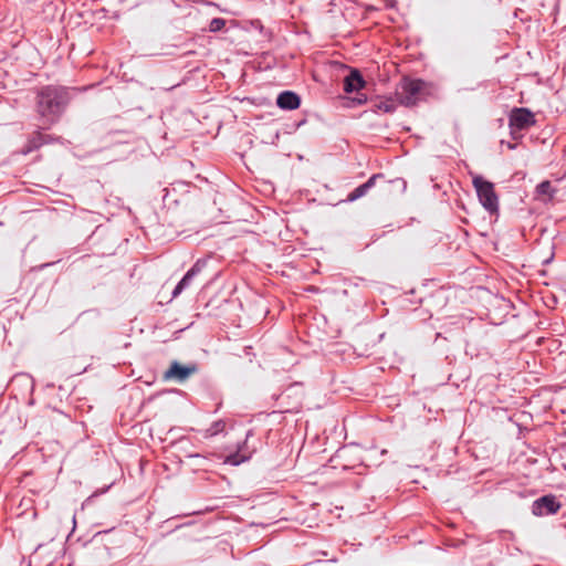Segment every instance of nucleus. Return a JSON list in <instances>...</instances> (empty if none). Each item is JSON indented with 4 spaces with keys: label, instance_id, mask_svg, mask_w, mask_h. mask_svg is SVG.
<instances>
[{
    "label": "nucleus",
    "instance_id": "16",
    "mask_svg": "<svg viewBox=\"0 0 566 566\" xmlns=\"http://www.w3.org/2000/svg\"><path fill=\"white\" fill-rule=\"evenodd\" d=\"M226 427V423L222 420L214 421L208 429H207V436L213 437L218 434L219 432L223 431Z\"/></svg>",
    "mask_w": 566,
    "mask_h": 566
},
{
    "label": "nucleus",
    "instance_id": "10",
    "mask_svg": "<svg viewBox=\"0 0 566 566\" xmlns=\"http://www.w3.org/2000/svg\"><path fill=\"white\" fill-rule=\"evenodd\" d=\"M276 105L281 109L294 111L301 105V97L293 91H284L277 95Z\"/></svg>",
    "mask_w": 566,
    "mask_h": 566
},
{
    "label": "nucleus",
    "instance_id": "9",
    "mask_svg": "<svg viewBox=\"0 0 566 566\" xmlns=\"http://www.w3.org/2000/svg\"><path fill=\"white\" fill-rule=\"evenodd\" d=\"M366 81L357 69H352L343 81V88L346 93L358 92L365 87Z\"/></svg>",
    "mask_w": 566,
    "mask_h": 566
},
{
    "label": "nucleus",
    "instance_id": "12",
    "mask_svg": "<svg viewBox=\"0 0 566 566\" xmlns=\"http://www.w3.org/2000/svg\"><path fill=\"white\" fill-rule=\"evenodd\" d=\"M535 192L538 197H543L544 201H551L555 197L557 189L552 186L549 180H544L536 186Z\"/></svg>",
    "mask_w": 566,
    "mask_h": 566
},
{
    "label": "nucleus",
    "instance_id": "20",
    "mask_svg": "<svg viewBox=\"0 0 566 566\" xmlns=\"http://www.w3.org/2000/svg\"><path fill=\"white\" fill-rule=\"evenodd\" d=\"M251 436H252V431H251V430H249V431L247 432V440H248V439H249V437H251Z\"/></svg>",
    "mask_w": 566,
    "mask_h": 566
},
{
    "label": "nucleus",
    "instance_id": "4",
    "mask_svg": "<svg viewBox=\"0 0 566 566\" xmlns=\"http://www.w3.org/2000/svg\"><path fill=\"white\" fill-rule=\"evenodd\" d=\"M472 184L475 188L479 201L490 213L499 210V197L494 190V185L482 176L473 177Z\"/></svg>",
    "mask_w": 566,
    "mask_h": 566
},
{
    "label": "nucleus",
    "instance_id": "7",
    "mask_svg": "<svg viewBox=\"0 0 566 566\" xmlns=\"http://www.w3.org/2000/svg\"><path fill=\"white\" fill-rule=\"evenodd\" d=\"M198 371V365L190 363L188 365H181L179 361H171L169 368L165 371V379H174L178 382L187 380L191 375Z\"/></svg>",
    "mask_w": 566,
    "mask_h": 566
},
{
    "label": "nucleus",
    "instance_id": "17",
    "mask_svg": "<svg viewBox=\"0 0 566 566\" xmlns=\"http://www.w3.org/2000/svg\"><path fill=\"white\" fill-rule=\"evenodd\" d=\"M99 316H101V312L97 308H92V310L82 312L78 315L77 321H83L86 317H93V318L97 319V318H99Z\"/></svg>",
    "mask_w": 566,
    "mask_h": 566
},
{
    "label": "nucleus",
    "instance_id": "5",
    "mask_svg": "<svg viewBox=\"0 0 566 566\" xmlns=\"http://www.w3.org/2000/svg\"><path fill=\"white\" fill-rule=\"evenodd\" d=\"M562 507V503L554 494H546L536 499L532 504V513L535 516H548L556 514Z\"/></svg>",
    "mask_w": 566,
    "mask_h": 566
},
{
    "label": "nucleus",
    "instance_id": "14",
    "mask_svg": "<svg viewBox=\"0 0 566 566\" xmlns=\"http://www.w3.org/2000/svg\"><path fill=\"white\" fill-rule=\"evenodd\" d=\"M376 107L384 113H394L396 111V103L394 99L387 98L377 103Z\"/></svg>",
    "mask_w": 566,
    "mask_h": 566
},
{
    "label": "nucleus",
    "instance_id": "8",
    "mask_svg": "<svg viewBox=\"0 0 566 566\" xmlns=\"http://www.w3.org/2000/svg\"><path fill=\"white\" fill-rule=\"evenodd\" d=\"M55 140H57L56 137H53L52 135L43 134L40 130H36L28 137V140H27L24 147L22 148L21 153L23 155H28L34 150H38L43 145L51 144Z\"/></svg>",
    "mask_w": 566,
    "mask_h": 566
},
{
    "label": "nucleus",
    "instance_id": "11",
    "mask_svg": "<svg viewBox=\"0 0 566 566\" xmlns=\"http://www.w3.org/2000/svg\"><path fill=\"white\" fill-rule=\"evenodd\" d=\"M384 178H385V175L381 172L374 174L366 182L359 185L352 192H349L346 201L353 202V201H356L357 199L364 197L373 187H375L376 181L378 179H384Z\"/></svg>",
    "mask_w": 566,
    "mask_h": 566
},
{
    "label": "nucleus",
    "instance_id": "19",
    "mask_svg": "<svg viewBox=\"0 0 566 566\" xmlns=\"http://www.w3.org/2000/svg\"><path fill=\"white\" fill-rule=\"evenodd\" d=\"M396 181H399V182H401V185H402V188H403V189L406 188V186H407V182H406V181H405L403 179H396Z\"/></svg>",
    "mask_w": 566,
    "mask_h": 566
},
{
    "label": "nucleus",
    "instance_id": "1",
    "mask_svg": "<svg viewBox=\"0 0 566 566\" xmlns=\"http://www.w3.org/2000/svg\"><path fill=\"white\" fill-rule=\"evenodd\" d=\"M71 101L69 88L60 85H45L38 90L35 108L48 127L55 124Z\"/></svg>",
    "mask_w": 566,
    "mask_h": 566
},
{
    "label": "nucleus",
    "instance_id": "23",
    "mask_svg": "<svg viewBox=\"0 0 566 566\" xmlns=\"http://www.w3.org/2000/svg\"><path fill=\"white\" fill-rule=\"evenodd\" d=\"M549 262H551V259H547V260H545L543 263H544V264H547V263H549Z\"/></svg>",
    "mask_w": 566,
    "mask_h": 566
},
{
    "label": "nucleus",
    "instance_id": "6",
    "mask_svg": "<svg viewBox=\"0 0 566 566\" xmlns=\"http://www.w3.org/2000/svg\"><path fill=\"white\" fill-rule=\"evenodd\" d=\"M210 256L198 259L195 264L186 272L182 279L178 282L172 291V298L179 296L186 289H188L192 280L202 272V270L207 266Z\"/></svg>",
    "mask_w": 566,
    "mask_h": 566
},
{
    "label": "nucleus",
    "instance_id": "2",
    "mask_svg": "<svg viewBox=\"0 0 566 566\" xmlns=\"http://www.w3.org/2000/svg\"><path fill=\"white\" fill-rule=\"evenodd\" d=\"M427 83L420 78L402 77L396 90V97L401 105L413 106L423 96Z\"/></svg>",
    "mask_w": 566,
    "mask_h": 566
},
{
    "label": "nucleus",
    "instance_id": "18",
    "mask_svg": "<svg viewBox=\"0 0 566 566\" xmlns=\"http://www.w3.org/2000/svg\"><path fill=\"white\" fill-rule=\"evenodd\" d=\"M356 103L361 105V104H365L367 102V97L366 95L364 94H360L358 97L355 98Z\"/></svg>",
    "mask_w": 566,
    "mask_h": 566
},
{
    "label": "nucleus",
    "instance_id": "21",
    "mask_svg": "<svg viewBox=\"0 0 566 566\" xmlns=\"http://www.w3.org/2000/svg\"><path fill=\"white\" fill-rule=\"evenodd\" d=\"M107 532H108V531L97 532V533L95 534V536H94V537H96V536L101 535L102 533H107Z\"/></svg>",
    "mask_w": 566,
    "mask_h": 566
},
{
    "label": "nucleus",
    "instance_id": "22",
    "mask_svg": "<svg viewBox=\"0 0 566 566\" xmlns=\"http://www.w3.org/2000/svg\"><path fill=\"white\" fill-rule=\"evenodd\" d=\"M509 148L514 149L515 145L509 144Z\"/></svg>",
    "mask_w": 566,
    "mask_h": 566
},
{
    "label": "nucleus",
    "instance_id": "3",
    "mask_svg": "<svg viewBox=\"0 0 566 566\" xmlns=\"http://www.w3.org/2000/svg\"><path fill=\"white\" fill-rule=\"evenodd\" d=\"M535 124V114L530 108L514 107L509 114L510 134L515 140L522 138L521 132L530 129Z\"/></svg>",
    "mask_w": 566,
    "mask_h": 566
},
{
    "label": "nucleus",
    "instance_id": "13",
    "mask_svg": "<svg viewBox=\"0 0 566 566\" xmlns=\"http://www.w3.org/2000/svg\"><path fill=\"white\" fill-rule=\"evenodd\" d=\"M251 458V453H243L241 449L238 451L230 453L226 457L224 463L230 465H239L245 461H248Z\"/></svg>",
    "mask_w": 566,
    "mask_h": 566
},
{
    "label": "nucleus",
    "instance_id": "15",
    "mask_svg": "<svg viewBox=\"0 0 566 566\" xmlns=\"http://www.w3.org/2000/svg\"><path fill=\"white\" fill-rule=\"evenodd\" d=\"M227 21L223 18H213L209 22L208 30L210 32H219L226 27Z\"/></svg>",
    "mask_w": 566,
    "mask_h": 566
}]
</instances>
